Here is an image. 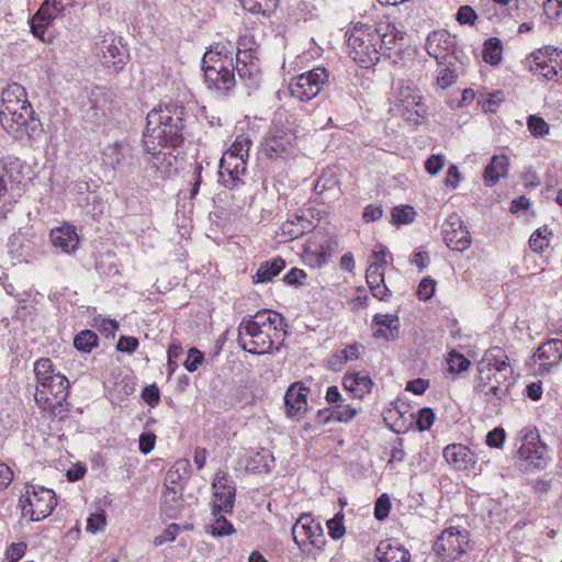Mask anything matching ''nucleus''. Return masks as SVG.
Here are the masks:
<instances>
[{
	"label": "nucleus",
	"mask_w": 562,
	"mask_h": 562,
	"mask_svg": "<svg viewBox=\"0 0 562 562\" xmlns=\"http://www.w3.org/2000/svg\"><path fill=\"white\" fill-rule=\"evenodd\" d=\"M307 393L308 389L302 385H291L284 394V403L286 413L290 417L300 419L307 408Z\"/></svg>",
	"instance_id": "cd10ccee"
},
{
	"label": "nucleus",
	"mask_w": 562,
	"mask_h": 562,
	"mask_svg": "<svg viewBox=\"0 0 562 562\" xmlns=\"http://www.w3.org/2000/svg\"><path fill=\"white\" fill-rule=\"evenodd\" d=\"M372 25L375 27V34L380 37L376 44L381 46V56L387 55L390 57L387 52L397 47L401 48L404 45L405 32L400 30L394 23L380 21Z\"/></svg>",
	"instance_id": "b1692460"
},
{
	"label": "nucleus",
	"mask_w": 562,
	"mask_h": 562,
	"mask_svg": "<svg viewBox=\"0 0 562 562\" xmlns=\"http://www.w3.org/2000/svg\"><path fill=\"white\" fill-rule=\"evenodd\" d=\"M477 15L475 11L470 5H461L457 12V21L460 24H469L473 25Z\"/></svg>",
	"instance_id": "774afa93"
},
{
	"label": "nucleus",
	"mask_w": 562,
	"mask_h": 562,
	"mask_svg": "<svg viewBox=\"0 0 562 562\" xmlns=\"http://www.w3.org/2000/svg\"><path fill=\"white\" fill-rule=\"evenodd\" d=\"M521 459L530 462L537 468L546 463L547 446L540 441L536 429H526L521 437V445L518 449Z\"/></svg>",
	"instance_id": "412c9836"
},
{
	"label": "nucleus",
	"mask_w": 562,
	"mask_h": 562,
	"mask_svg": "<svg viewBox=\"0 0 562 562\" xmlns=\"http://www.w3.org/2000/svg\"><path fill=\"white\" fill-rule=\"evenodd\" d=\"M506 432L502 427H496L486 435V445L491 448H501L504 445Z\"/></svg>",
	"instance_id": "338daca9"
},
{
	"label": "nucleus",
	"mask_w": 562,
	"mask_h": 562,
	"mask_svg": "<svg viewBox=\"0 0 562 562\" xmlns=\"http://www.w3.org/2000/svg\"><path fill=\"white\" fill-rule=\"evenodd\" d=\"M447 364L450 373H461L470 368L471 361L462 353L452 350L448 355Z\"/></svg>",
	"instance_id": "3c124183"
},
{
	"label": "nucleus",
	"mask_w": 562,
	"mask_h": 562,
	"mask_svg": "<svg viewBox=\"0 0 562 562\" xmlns=\"http://www.w3.org/2000/svg\"><path fill=\"white\" fill-rule=\"evenodd\" d=\"M29 173L27 165L18 158L0 164V216L21 196L22 187L31 179Z\"/></svg>",
	"instance_id": "423d86ee"
},
{
	"label": "nucleus",
	"mask_w": 562,
	"mask_h": 562,
	"mask_svg": "<svg viewBox=\"0 0 562 562\" xmlns=\"http://www.w3.org/2000/svg\"><path fill=\"white\" fill-rule=\"evenodd\" d=\"M532 359L539 362L538 373L540 375L549 373L562 361V339L551 338L541 344L535 351Z\"/></svg>",
	"instance_id": "aec40b11"
},
{
	"label": "nucleus",
	"mask_w": 562,
	"mask_h": 562,
	"mask_svg": "<svg viewBox=\"0 0 562 562\" xmlns=\"http://www.w3.org/2000/svg\"><path fill=\"white\" fill-rule=\"evenodd\" d=\"M213 499L211 509L231 514L235 506L236 484L225 471L218 470L212 482Z\"/></svg>",
	"instance_id": "dca6fc26"
},
{
	"label": "nucleus",
	"mask_w": 562,
	"mask_h": 562,
	"mask_svg": "<svg viewBox=\"0 0 562 562\" xmlns=\"http://www.w3.org/2000/svg\"><path fill=\"white\" fill-rule=\"evenodd\" d=\"M98 335L90 329L81 330L74 337V347L83 353L91 352L98 346Z\"/></svg>",
	"instance_id": "a18cd8bd"
},
{
	"label": "nucleus",
	"mask_w": 562,
	"mask_h": 562,
	"mask_svg": "<svg viewBox=\"0 0 562 562\" xmlns=\"http://www.w3.org/2000/svg\"><path fill=\"white\" fill-rule=\"evenodd\" d=\"M204 361V355L199 349L192 347L189 349L187 358L183 362L184 368L189 372H195Z\"/></svg>",
	"instance_id": "052dcab7"
},
{
	"label": "nucleus",
	"mask_w": 562,
	"mask_h": 562,
	"mask_svg": "<svg viewBox=\"0 0 562 562\" xmlns=\"http://www.w3.org/2000/svg\"><path fill=\"white\" fill-rule=\"evenodd\" d=\"M102 160L113 169H125L138 165L134 148L127 140L105 146L102 151Z\"/></svg>",
	"instance_id": "6ab92c4d"
},
{
	"label": "nucleus",
	"mask_w": 562,
	"mask_h": 562,
	"mask_svg": "<svg viewBox=\"0 0 562 562\" xmlns=\"http://www.w3.org/2000/svg\"><path fill=\"white\" fill-rule=\"evenodd\" d=\"M95 53L103 67L114 72L121 71L130 59V52L121 36L105 32L98 36Z\"/></svg>",
	"instance_id": "f8f14e48"
},
{
	"label": "nucleus",
	"mask_w": 562,
	"mask_h": 562,
	"mask_svg": "<svg viewBox=\"0 0 562 562\" xmlns=\"http://www.w3.org/2000/svg\"><path fill=\"white\" fill-rule=\"evenodd\" d=\"M446 462L457 471H465L474 467L476 460L469 447L462 443L448 445L442 452Z\"/></svg>",
	"instance_id": "a878e982"
},
{
	"label": "nucleus",
	"mask_w": 562,
	"mask_h": 562,
	"mask_svg": "<svg viewBox=\"0 0 562 562\" xmlns=\"http://www.w3.org/2000/svg\"><path fill=\"white\" fill-rule=\"evenodd\" d=\"M373 324L379 328L373 333L375 338H384L392 340L397 336L400 328V319L393 314H375Z\"/></svg>",
	"instance_id": "c9c22d12"
},
{
	"label": "nucleus",
	"mask_w": 562,
	"mask_h": 562,
	"mask_svg": "<svg viewBox=\"0 0 562 562\" xmlns=\"http://www.w3.org/2000/svg\"><path fill=\"white\" fill-rule=\"evenodd\" d=\"M40 387L46 389L53 396L52 398L67 400L69 382L61 373L53 374V378L44 382Z\"/></svg>",
	"instance_id": "37998d69"
},
{
	"label": "nucleus",
	"mask_w": 562,
	"mask_h": 562,
	"mask_svg": "<svg viewBox=\"0 0 562 562\" xmlns=\"http://www.w3.org/2000/svg\"><path fill=\"white\" fill-rule=\"evenodd\" d=\"M366 280L372 295L380 301H387L391 291L385 285L384 268L379 262H371L366 271Z\"/></svg>",
	"instance_id": "c756f323"
},
{
	"label": "nucleus",
	"mask_w": 562,
	"mask_h": 562,
	"mask_svg": "<svg viewBox=\"0 0 562 562\" xmlns=\"http://www.w3.org/2000/svg\"><path fill=\"white\" fill-rule=\"evenodd\" d=\"M422 100L423 97L416 89L401 87L395 94L394 104L405 121L418 125L426 114V106Z\"/></svg>",
	"instance_id": "2eb2a0df"
},
{
	"label": "nucleus",
	"mask_w": 562,
	"mask_h": 562,
	"mask_svg": "<svg viewBox=\"0 0 562 562\" xmlns=\"http://www.w3.org/2000/svg\"><path fill=\"white\" fill-rule=\"evenodd\" d=\"M161 512L168 518H176L183 507L182 487L165 486Z\"/></svg>",
	"instance_id": "58836bf2"
},
{
	"label": "nucleus",
	"mask_w": 562,
	"mask_h": 562,
	"mask_svg": "<svg viewBox=\"0 0 562 562\" xmlns=\"http://www.w3.org/2000/svg\"><path fill=\"white\" fill-rule=\"evenodd\" d=\"M548 232L547 226L538 228L529 238V246L535 252H543L544 249L549 246V239L547 237Z\"/></svg>",
	"instance_id": "864d4df0"
},
{
	"label": "nucleus",
	"mask_w": 562,
	"mask_h": 562,
	"mask_svg": "<svg viewBox=\"0 0 562 562\" xmlns=\"http://www.w3.org/2000/svg\"><path fill=\"white\" fill-rule=\"evenodd\" d=\"M285 267V261L276 257L271 260L261 262L256 274L252 277L254 283H266L277 277Z\"/></svg>",
	"instance_id": "a19ab883"
},
{
	"label": "nucleus",
	"mask_w": 562,
	"mask_h": 562,
	"mask_svg": "<svg viewBox=\"0 0 562 562\" xmlns=\"http://www.w3.org/2000/svg\"><path fill=\"white\" fill-rule=\"evenodd\" d=\"M454 37L446 30L431 32L426 41L427 54L435 58L438 64L454 65Z\"/></svg>",
	"instance_id": "f3484780"
},
{
	"label": "nucleus",
	"mask_w": 562,
	"mask_h": 562,
	"mask_svg": "<svg viewBox=\"0 0 562 562\" xmlns=\"http://www.w3.org/2000/svg\"><path fill=\"white\" fill-rule=\"evenodd\" d=\"M392 223L395 225H405L414 221L415 210L411 205H401L392 210Z\"/></svg>",
	"instance_id": "603ef678"
},
{
	"label": "nucleus",
	"mask_w": 562,
	"mask_h": 562,
	"mask_svg": "<svg viewBox=\"0 0 562 562\" xmlns=\"http://www.w3.org/2000/svg\"><path fill=\"white\" fill-rule=\"evenodd\" d=\"M296 133L279 121H273L260 143L261 154L270 159H286L294 154Z\"/></svg>",
	"instance_id": "1a4fd4ad"
},
{
	"label": "nucleus",
	"mask_w": 562,
	"mask_h": 562,
	"mask_svg": "<svg viewBox=\"0 0 562 562\" xmlns=\"http://www.w3.org/2000/svg\"><path fill=\"white\" fill-rule=\"evenodd\" d=\"M363 349L359 342L346 345L345 347L337 349L327 360V367L333 371H340L342 367L360 358V351Z\"/></svg>",
	"instance_id": "f704fd0d"
},
{
	"label": "nucleus",
	"mask_w": 562,
	"mask_h": 562,
	"mask_svg": "<svg viewBox=\"0 0 562 562\" xmlns=\"http://www.w3.org/2000/svg\"><path fill=\"white\" fill-rule=\"evenodd\" d=\"M274 464V457L266 448L251 450L246 460V470L252 473L270 472Z\"/></svg>",
	"instance_id": "72a5a7b5"
},
{
	"label": "nucleus",
	"mask_w": 562,
	"mask_h": 562,
	"mask_svg": "<svg viewBox=\"0 0 562 562\" xmlns=\"http://www.w3.org/2000/svg\"><path fill=\"white\" fill-rule=\"evenodd\" d=\"M257 49H258V46L252 41V38L248 35H243L238 40L236 59L245 60L247 58L258 57Z\"/></svg>",
	"instance_id": "8fccbe9b"
},
{
	"label": "nucleus",
	"mask_w": 562,
	"mask_h": 562,
	"mask_svg": "<svg viewBox=\"0 0 562 562\" xmlns=\"http://www.w3.org/2000/svg\"><path fill=\"white\" fill-rule=\"evenodd\" d=\"M483 59L485 63L496 66L502 61L503 44L498 37H490L483 45Z\"/></svg>",
	"instance_id": "c03bdc74"
},
{
	"label": "nucleus",
	"mask_w": 562,
	"mask_h": 562,
	"mask_svg": "<svg viewBox=\"0 0 562 562\" xmlns=\"http://www.w3.org/2000/svg\"><path fill=\"white\" fill-rule=\"evenodd\" d=\"M292 536L301 553L316 560L327 543L321 522L311 514H302L292 527Z\"/></svg>",
	"instance_id": "6e6552de"
},
{
	"label": "nucleus",
	"mask_w": 562,
	"mask_h": 562,
	"mask_svg": "<svg viewBox=\"0 0 562 562\" xmlns=\"http://www.w3.org/2000/svg\"><path fill=\"white\" fill-rule=\"evenodd\" d=\"M512 387L475 384L474 393L480 396L493 411H498L509 395Z\"/></svg>",
	"instance_id": "473e14b6"
},
{
	"label": "nucleus",
	"mask_w": 562,
	"mask_h": 562,
	"mask_svg": "<svg viewBox=\"0 0 562 562\" xmlns=\"http://www.w3.org/2000/svg\"><path fill=\"white\" fill-rule=\"evenodd\" d=\"M142 398L150 407H156L160 402V391L156 384H150L142 391Z\"/></svg>",
	"instance_id": "69168bd1"
},
{
	"label": "nucleus",
	"mask_w": 562,
	"mask_h": 562,
	"mask_svg": "<svg viewBox=\"0 0 562 562\" xmlns=\"http://www.w3.org/2000/svg\"><path fill=\"white\" fill-rule=\"evenodd\" d=\"M436 290V282L431 278L427 277L424 278L417 289V296L420 301H428L430 300Z\"/></svg>",
	"instance_id": "e2e57ef3"
},
{
	"label": "nucleus",
	"mask_w": 562,
	"mask_h": 562,
	"mask_svg": "<svg viewBox=\"0 0 562 562\" xmlns=\"http://www.w3.org/2000/svg\"><path fill=\"white\" fill-rule=\"evenodd\" d=\"M279 0H241L245 10L254 14L269 15L278 7Z\"/></svg>",
	"instance_id": "49530a36"
},
{
	"label": "nucleus",
	"mask_w": 562,
	"mask_h": 562,
	"mask_svg": "<svg viewBox=\"0 0 562 562\" xmlns=\"http://www.w3.org/2000/svg\"><path fill=\"white\" fill-rule=\"evenodd\" d=\"M358 414V409L351 404L346 403L342 398L341 402L333 406L319 409L316 414L315 423L324 426L334 422L348 423L352 420Z\"/></svg>",
	"instance_id": "393cba45"
},
{
	"label": "nucleus",
	"mask_w": 562,
	"mask_h": 562,
	"mask_svg": "<svg viewBox=\"0 0 562 562\" xmlns=\"http://www.w3.org/2000/svg\"><path fill=\"white\" fill-rule=\"evenodd\" d=\"M64 7L60 1L45 0L37 12L34 15V20L38 21H52L55 19Z\"/></svg>",
	"instance_id": "09e8293b"
},
{
	"label": "nucleus",
	"mask_w": 562,
	"mask_h": 562,
	"mask_svg": "<svg viewBox=\"0 0 562 562\" xmlns=\"http://www.w3.org/2000/svg\"><path fill=\"white\" fill-rule=\"evenodd\" d=\"M258 57L247 58L245 60H237L234 67L237 70L239 79L248 88H255L259 85L260 69L258 65Z\"/></svg>",
	"instance_id": "4c0bfd02"
},
{
	"label": "nucleus",
	"mask_w": 562,
	"mask_h": 562,
	"mask_svg": "<svg viewBox=\"0 0 562 562\" xmlns=\"http://www.w3.org/2000/svg\"><path fill=\"white\" fill-rule=\"evenodd\" d=\"M34 372L36 375L37 384L41 386L44 382H47L53 378V374H59L55 371L53 362L48 358H41L34 364Z\"/></svg>",
	"instance_id": "de8ad7c7"
},
{
	"label": "nucleus",
	"mask_w": 562,
	"mask_h": 562,
	"mask_svg": "<svg viewBox=\"0 0 562 562\" xmlns=\"http://www.w3.org/2000/svg\"><path fill=\"white\" fill-rule=\"evenodd\" d=\"M191 473V464L188 459H179L168 470L165 479V486L182 487Z\"/></svg>",
	"instance_id": "ea45409f"
},
{
	"label": "nucleus",
	"mask_w": 562,
	"mask_h": 562,
	"mask_svg": "<svg viewBox=\"0 0 562 562\" xmlns=\"http://www.w3.org/2000/svg\"><path fill=\"white\" fill-rule=\"evenodd\" d=\"M475 381V384L513 387V369L508 357L501 348L496 347L486 351L477 364Z\"/></svg>",
	"instance_id": "0eeeda50"
},
{
	"label": "nucleus",
	"mask_w": 562,
	"mask_h": 562,
	"mask_svg": "<svg viewBox=\"0 0 562 562\" xmlns=\"http://www.w3.org/2000/svg\"><path fill=\"white\" fill-rule=\"evenodd\" d=\"M251 139L243 134L238 135L229 149L223 155L220 161L218 181L225 188L234 189L244 183L241 176L247 170V159Z\"/></svg>",
	"instance_id": "20e7f679"
},
{
	"label": "nucleus",
	"mask_w": 562,
	"mask_h": 562,
	"mask_svg": "<svg viewBox=\"0 0 562 562\" xmlns=\"http://www.w3.org/2000/svg\"><path fill=\"white\" fill-rule=\"evenodd\" d=\"M529 70L548 81H555L562 76V49L553 46L539 48L530 54Z\"/></svg>",
	"instance_id": "ddd939ff"
},
{
	"label": "nucleus",
	"mask_w": 562,
	"mask_h": 562,
	"mask_svg": "<svg viewBox=\"0 0 562 562\" xmlns=\"http://www.w3.org/2000/svg\"><path fill=\"white\" fill-rule=\"evenodd\" d=\"M211 514L213 516V521L210 527V532L212 536L216 538H222L226 536H232L236 532V529L233 526V524L224 516V510L217 512L215 509H211Z\"/></svg>",
	"instance_id": "79ce46f5"
},
{
	"label": "nucleus",
	"mask_w": 562,
	"mask_h": 562,
	"mask_svg": "<svg viewBox=\"0 0 562 562\" xmlns=\"http://www.w3.org/2000/svg\"><path fill=\"white\" fill-rule=\"evenodd\" d=\"M313 217L312 210L301 211L293 218H288L280 225L278 235L282 237V241L294 240L316 227V223L312 220Z\"/></svg>",
	"instance_id": "4be33fe9"
},
{
	"label": "nucleus",
	"mask_w": 562,
	"mask_h": 562,
	"mask_svg": "<svg viewBox=\"0 0 562 562\" xmlns=\"http://www.w3.org/2000/svg\"><path fill=\"white\" fill-rule=\"evenodd\" d=\"M1 102L0 112H10L13 111V109L19 110L31 105L26 99L25 88L16 82L9 85L8 88L2 91Z\"/></svg>",
	"instance_id": "7c9ffc66"
},
{
	"label": "nucleus",
	"mask_w": 562,
	"mask_h": 562,
	"mask_svg": "<svg viewBox=\"0 0 562 562\" xmlns=\"http://www.w3.org/2000/svg\"><path fill=\"white\" fill-rule=\"evenodd\" d=\"M380 37L372 24L357 23L348 33V54L362 68L374 66L381 58Z\"/></svg>",
	"instance_id": "39448f33"
},
{
	"label": "nucleus",
	"mask_w": 562,
	"mask_h": 562,
	"mask_svg": "<svg viewBox=\"0 0 562 562\" xmlns=\"http://www.w3.org/2000/svg\"><path fill=\"white\" fill-rule=\"evenodd\" d=\"M441 233L446 245L452 250L463 251L471 245L470 233L457 213L450 214L445 220Z\"/></svg>",
	"instance_id": "a211bd4d"
},
{
	"label": "nucleus",
	"mask_w": 562,
	"mask_h": 562,
	"mask_svg": "<svg viewBox=\"0 0 562 562\" xmlns=\"http://www.w3.org/2000/svg\"><path fill=\"white\" fill-rule=\"evenodd\" d=\"M509 160L506 155H494L484 169L483 178L487 186H493L508 173Z\"/></svg>",
	"instance_id": "e433bc0d"
},
{
	"label": "nucleus",
	"mask_w": 562,
	"mask_h": 562,
	"mask_svg": "<svg viewBox=\"0 0 562 562\" xmlns=\"http://www.w3.org/2000/svg\"><path fill=\"white\" fill-rule=\"evenodd\" d=\"M528 130L535 137H543L549 134V124L540 116L529 115L527 119Z\"/></svg>",
	"instance_id": "5fc2aeb1"
},
{
	"label": "nucleus",
	"mask_w": 562,
	"mask_h": 562,
	"mask_svg": "<svg viewBox=\"0 0 562 562\" xmlns=\"http://www.w3.org/2000/svg\"><path fill=\"white\" fill-rule=\"evenodd\" d=\"M50 240L54 247L64 254H72L79 246V236L72 225H63L50 231Z\"/></svg>",
	"instance_id": "bb28decb"
},
{
	"label": "nucleus",
	"mask_w": 562,
	"mask_h": 562,
	"mask_svg": "<svg viewBox=\"0 0 562 562\" xmlns=\"http://www.w3.org/2000/svg\"><path fill=\"white\" fill-rule=\"evenodd\" d=\"M45 411H50L54 417L63 419L68 413V403L66 400L59 398H45Z\"/></svg>",
	"instance_id": "4d7b16f0"
},
{
	"label": "nucleus",
	"mask_w": 562,
	"mask_h": 562,
	"mask_svg": "<svg viewBox=\"0 0 562 562\" xmlns=\"http://www.w3.org/2000/svg\"><path fill=\"white\" fill-rule=\"evenodd\" d=\"M328 80V71L324 67H315L292 78L288 87L279 93L300 102H308L322 92Z\"/></svg>",
	"instance_id": "9b49d317"
},
{
	"label": "nucleus",
	"mask_w": 562,
	"mask_h": 562,
	"mask_svg": "<svg viewBox=\"0 0 562 562\" xmlns=\"http://www.w3.org/2000/svg\"><path fill=\"white\" fill-rule=\"evenodd\" d=\"M204 81L217 97L228 95L236 86L235 68L231 59L221 52L207 50L202 57Z\"/></svg>",
	"instance_id": "7ed1b4c3"
},
{
	"label": "nucleus",
	"mask_w": 562,
	"mask_h": 562,
	"mask_svg": "<svg viewBox=\"0 0 562 562\" xmlns=\"http://www.w3.org/2000/svg\"><path fill=\"white\" fill-rule=\"evenodd\" d=\"M436 415L434 411L429 407H424L418 411L417 419H416V426L418 430L424 431L429 429L434 422H435Z\"/></svg>",
	"instance_id": "680f3d73"
},
{
	"label": "nucleus",
	"mask_w": 562,
	"mask_h": 562,
	"mask_svg": "<svg viewBox=\"0 0 562 562\" xmlns=\"http://www.w3.org/2000/svg\"><path fill=\"white\" fill-rule=\"evenodd\" d=\"M327 528L329 536L334 540H339L342 538L346 532V528L344 526V515L341 513H337L327 521Z\"/></svg>",
	"instance_id": "13d9d810"
},
{
	"label": "nucleus",
	"mask_w": 562,
	"mask_h": 562,
	"mask_svg": "<svg viewBox=\"0 0 562 562\" xmlns=\"http://www.w3.org/2000/svg\"><path fill=\"white\" fill-rule=\"evenodd\" d=\"M391 510V502L386 494H382L374 504V517L376 520H384Z\"/></svg>",
	"instance_id": "0e129e2a"
},
{
	"label": "nucleus",
	"mask_w": 562,
	"mask_h": 562,
	"mask_svg": "<svg viewBox=\"0 0 562 562\" xmlns=\"http://www.w3.org/2000/svg\"><path fill=\"white\" fill-rule=\"evenodd\" d=\"M33 115V108L29 105L10 112H0V122L9 134L20 138L29 133V124L34 121Z\"/></svg>",
	"instance_id": "5701e85b"
},
{
	"label": "nucleus",
	"mask_w": 562,
	"mask_h": 562,
	"mask_svg": "<svg viewBox=\"0 0 562 562\" xmlns=\"http://www.w3.org/2000/svg\"><path fill=\"white\" fill-rule=\"evenodd\" d=\"M379 562H409L411 553L397 540H382L375 550Z\"/></svg>",
	"instance_id": "c85d7f7f"
},
{
	"label": "nucleus",
	"mask_w": 562,
	"mask_h": 562,
	"mask_svg": "<svg viewBox=\"0 0 562 562\" xmlns=\"http://www.w3.org/2000/svg\"><path fill=\"white\" fill-rule=\"evenodd\" d=\"M94 326L106 338H114L119 323L111 318H94Z\"/></svg>",
	"instance_id": "bf43d9fd"
},
{
	"label": "nucleus",
	"mask_w": 562,
	"mask_h": 562,
	"mask_svg": "<svg viewBox=\"0 0 562 562\" xmlns=\"http://www.w3.org/2000/svg\"><path fill=\"white\" fill-rule=\"evenodd\" d=\"M469 533L456 527L446 528L435 542V550L443 560L453 561L465 552Z\"/></svg>",
	"instance_id": "4468645a"
},
{
	"label": "nucleus",
	"mask_w": 562,
	"mask_h": 562,
	"mask_svg": "<svg viewBox=\"0 0 562 562\" xmlns=\"http://www.w3.org/2000/svg\"><path fill=\"white\" fill-rule=\"evenodd\" d=\"M342 385L353 397L363 398L373 387L371 378L363 372L345 374Z\"/></svg>",
	"instance_id": "2f4dec72"
},
{
	"label": "nucleus",
	"mask_w": 562,
	"mask_h": 562,
	"mask_svg": "<svg viewBox=\"0 0 562 562\" xmlns=\"http://www.w3.org/2000/svg\"><path fill=\"white\" fill-rule=\"evenodd\" d=\"M286 326L281 314L261 310L252 316H246L238 326V345L252 355L270 353Z\"/></svg>",
	"instance_id": "f03ea898"
},
{
	"label": "nucleus",
	"mask_w": 562,
	"mask_h": 562,
	"mask_svg": "<svg viewBox=\"0 0 562 562\" xmlns=\"http://www.w3.org/2000/svg\"><path fill=\"white\" fill-rule=\"evenodd\" d=\"M146 120L142 142L145 153L150 156L147 171L151 170L165 178L171 161L162 148H176L183 143L184 106L171 101L159 104L148 112Z\"/></svg>",
	"instance_id": "f257e3e1"
},
{
	"label": "nucleus",
	"mask_w": 562,
	"mask_h": 562,
	"mask_svg": "<svg viewBox=\"0 0 562 562\" xmlns=\"http://www.w3.org/2000/svg\"><path fill=\"white\" fill-rule=\"evenodd\" d=\"M56 505L55 492L40 485L26 484L19 499L22 516L29 517L32 521H40L49 516Z\"/></svg>",
	"instance_id": "9d476101"
},
{
	"label": "nucleus",
	"mask_w": 562,
	"mask_h": 562,
	"mask_svg": "<svg viewBox=\"0 0 562 562\" xmlns=\"http://www.w3.org/2000/svg\"><path fill=\"white\" fill-rule=\"evenodd\" d=\"M439 66H442L437 75V83L441 89H447L451 87L456 80L457 76L454 74V70L451 68L453 65L450 64H438Z\"/></svg>",
	"instance_id": "6e6d98bb"
}]
</instances>
